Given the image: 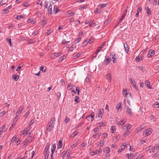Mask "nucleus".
Instances as JSON below:
<instances>
[{"label": "nucleus", "instance_id": "nucleus-1", "mask_svg": "<svg viewBox=\"0 0 159 159\" xmlns=\"http://www.w3.org/2000/svg\"><path fill=\"white\" fill-rule=\"evenodd\" d=\"M55 121V117H52L51 119L47 126L46 129L48 131H50L53 129Z\"/></svg>", "mask_w": 159, "mask_h": 159}, {"label": "nucleus", "instance_id": "nucleus-2", "mask_svg": "<svg viewBox=\"0 0 159 159\" xmlns=\"http://www.w3.org/2000/svg\"><path fill=\"white\" fill-rule=\"evenodd\" d=\"M125 108L127 114L130 117L132 116H133V113L131 109L127 106H125Z\"/></svg>", "mask_w": 159, "mask_h": 159}, {"label": "nucleus", "instance_id": "nucleus-3", "mask_svg": "<svg viewBox=\"0 0 159 159\" xmlns=\"http://www.w3.org/2000/svg\"><path fill=\"white\" fill-rule=\"evenodd\" d=\"M151 133L152 131L151 128L148 129L143 132V136H149Z\"/></svg>", "mask_w": 159, "mask_h": 159}, {"label": "nucleus", "instance_id": "nucleus-4", "mask_svg": "<svg viewBox=\"0 0 159 159\" xmlns=\"http://www.w3.org/2000/svg\"><path fill=\"white\" fill-rule=\"evenodd\" d=\"M129 80L131 81V83L132 86L134 87L135 89L138 90V89L137 86V83L135 81H134L132 80V79L131 78H129Z\"/></svg>", "mask_w": 159, "mask_h": 159}, {"label": "nucleus", "instance_id": "nucleus-5", "mask_svg": "<svg viewBox=\"0 0 159 159\" xmlns=\"http://www.w3.org/2000/svg\"><path fill=\"white\" fill-rule=\"evenodd\" d=\"M104 113V109H101L99 110V112L98 113L97 117H98L99 119H101L102 116L103 114Z\"/></svg>", "mask_w": 159, "mask_h": 159}, {"label": "nucleus", "instance_id": "nucleus-6", "mask_svg": "<svg viewBox=\"0 0 159 159\" xmlns=\"http://www.w3.org/2000/svg\"><path fill=\"white\" fill-rule=\"evenodd\" d=\"M136 61L139 62L140 60H142L143 59V56H142L141 52L140 53L139 55L138 56V57H136Z\"/></svg>", "mask_w": 159, "mask_h": 159}, {"label": "nucleus", "instance_id": "nucleus-7", "mask_svg": "<svg viewBox=\"0 0 159 159\" xmlns=\"http://www.w3.org/2000/svg\"><path fill=\"white\" fill-rule=\"evenodd\" d=\"M126 146V143H123L122 145H121V148H120L119 149L118 151V152L119 153H120V152H121L122 151H123L125 148V146Z\"/></svg>", "mask_w": 159, "mask_h": 159}, {"label": "nucleus", "instance_id": "nucleus-8", "mask_svg": "<svg viewBox=\"0 0 159 159\" xmlns=\"http://www.w3.org/2000/svg\"><path fill=\"white\" fill-rule=\"evenodd\" d=\"M60 11V10L58 9L57 6H55L53 9V12L54 14H57L58 12Z\"/></svg>", "mask_w": 159, "mask_h": 159}, {"label": "nucleus", "instance_id": "nucleus-9", "mask_svg": "<svg viewBox=\"0 0 159 159\" xmlns=\"http://www.w3.org/2000/svg\"><path fill=\"white\" fill-rule=\"evenodd\" d=\"M23 109V106H21L20 107L19 109L17 111L16 113V115L18 116V115L21 113Z\"/></svg>", "mask_w": 159, "mask_h": 159}, {"label": "nucleus", "instance_id": "nucleus-10", "mask_svg": "<svg viewBox=\"0 0 159 159\" xmlns=\"http://www.w3.org/2000/svg\"><path fill=\"white\" fill-rule=\"evenodd\" d=\"M123 94L126 97L128 95L129 96L131 97V94L127 92V91L126 90H124L122 92Z\"/></svg>", "mask_w": 159, "mask_h": 159}, {"label": "nucleus", "instance_id": "nucleus-11", "mask_svg": "<svg viewBox=\"0 0 159 159\" xmlns=\"http://www.w3.org/2000/svg\"><path fill=\"white\" fill-rule=\"evenodd\" d=\"M106 79L108 80L109 82H111V75L110 74H107L105 75Z\"/></svg>", "mask_w": 159, "mask_h": 159}, {"label": "nucleus", "instance_id": "nucleus-12", "mask_svg": "<svg viewBox=\"0 0 159 159\" xmlns=\"http://www.w3.org/2000/svg\"><path fill=\"white\" fill-rule=\"evenodd\" d=\"M75 14V13L71 11H69L67 12V15H69V17L72 16Z\"/></svg>", "mask_w": 159, "mask_h": 159}, {"label": "nucleus", "instance_id": "nucleus-13", "mask_svg": "<svg viewBox=\"0 0 159 159\" xmlns=\"http://www.w3.org/2000/svg\"><path fill=\"white\" fill-rule=\"evenodd\" d=\"M52 5L50 4L49 5L48 9V11L49 12V13L50 14H51L52 13Z\"/></svg>", "mask_w": 159, "mask_h": 159}, {"label": "nucleus", "instance_id": "nucleus-14", "mask_svg": "<svg viewBox=\"0 0 159 159\" xmlns=\"http://www.w3.org/2000/svg\"><path fill=\"white\" fill-rule=\"evenodd\" d=\"M124 48L125 49V52L126 53H128L129 51V48L128 45L127 44H124Z\"/></svg>", "mask_w": 159, "mask_h": 159}, {"label": "nucleus", "instance_id": "nucleus-15", "mask_svg": "<svg viewBox=\"0 0 159 159\" xmlns=\"http://www.w3.org/2000/svg\"><path fill=\"white\" fill-rule=\"evenodd\" d=\"M62 141L61 139L59 141V145H58V148L59 149L61 148L62 147Z\"/></svg>", "mask_w": 159, "mask_h": 159}, {"label": "nucleus", "instance_id": "nucleus-16", "mask_svg": "<svg viewBox=\"0 0 159 159\" xmlns=\"http://www.w3.org/2000/svg\"><path fill=\"white\" fill-rule=\"evenodd\" d=\"M145 84L147 85V87L149 89H152L150 87V82L148 80H146L145 82Z\"/></svg>", "mask_w": 159, "mask_h": 159}, {"label": "nucleus", "instance_id": "nucleus-17", "mask_svg": "<svg viewBox=\"0 0 159 159\" xmlns=\"http://www.w3.org/2000/svg\"><path fill=\"white\" fill-rule=\"evenodd\" d=\"M18 116L17 115H16V116L14 118L13 120V122L12 123V125H15L16 122L18 119Z\"/></svg>", "mask_w": 159, "mask_h": 159}, {"label": "nucleus", "instance_id": "nucleus-18", "mask_svg": "<svg viewBox=\"0 0 159 159\" xmlns=\"http://www.w3.org/2000/svg\"><path fill=\"white\" fill-rule=\"evenodd\" d=\"M94 114L92 113L89 116L87 117V118L88 119L90 118H91V121H93L94 119Z\"/></svg>", "mask_w": 159, "mask_h": 159}, {"label": "nucleus", "instance_id": "nucleus-19", "mask_svg": "<svg viewBox=\"0 0 159 159\" xmlns=\"http://www.w3.org/2000/svg\"><path fill=\"white\" fill-rule=\"evenodd\" d=\"M101 133H98L93 135V137L94 139L98 138L101 134Z\"/></svg>", "mask_w": 159, "mask_h": 159}, {"label": "nucleus", "instance_id": "nucleus-20", "mask_svg": "<svg viewBox=\"0 0 159 159\" xmlns=\"http://www.w3.org/2000/svg\"><path fill=\"white\" fill-rule=\"evenodd\" d=\"M66 152V155L67 157H69V156L70 155L71 152L70 150L69 149H68Z\"/></svg>", "mask_w": 159, "mask_h": 159}, {"label": "nucleus", "instance_id": "nucleus-21", "mask_svg": "<svg viewBox=\"0 0 159 159\" xmlns=\"http://www.w3.org/2000/svg\"><path fill=\"white\" fill-rule=\"evenodd\" d=\"M66 57L65 55H64L62 57H61L59 60V61L60 62H61L62 61H63L64 59H65Z\"/></svg>", "mask_w": 159, "mask_h": 159}, {"label": "nucleus", "instance_id": "nucleus-22", "mask_svg": "<svg viewBox=\"0 0 159 159\" xmlns=\"http://www.w3.org/2000/svg\"><path fill=\"white\" fill-rule=\"evenodd\" d=\"M7 2V0H2L0 2V5H3L6 4Z\"/></svg>", "mask_w": 159, "mask_h": 159}, {"label": "nucleus", "instance_id": "nucleus-23", "mask_svg": "<svg viewBox=\"0 0 159 159\" xmlns=\"http://www.w3.org/2000/svg\"><path fill=\"white\" fill-rule=\"evenodd\" d=\"M146 10H147V13L148 15V16H149L151 15V12L149 8L148 7H147L146 8Z\"/></svg>", "mask_w": 159, "mask_h": 159}, {"label": "nucleus", "instance_id": "nucleus-24", "mask_svg": "<svg viewBox=\"0 0 159 159\" xmlns=\"http://www.w3.org/2000/svg\"><path fill=\"white\" fill-rule=\"evenodd\" d=\"M102 151L101 149H99L97 150H96L95 152H93L95 153V154H97V155L100 154V152H102Z\"/></svg>", "mask_w": 159, "mask_h": 159}, {"label": "nucleus", "instance_id": "nucleus-25", "mask_svg": "<svg viewBox=\"0 0 159 159\" xmlns=\"http://www.w3.org/2000/svg\"><path fill=\"white\" fill-rule=\"evenodd\" d=\"M61 52H55L53 53L54 56L56 57H58V56H60L61 55Z\"/></svg>", "mask_w": 159, "mask_h": 159}, {"label": "nucleus", "instance_id": "nucleus-26", "mask_svg": "<svg viewBox=\"0 0 159 159\" xmlns=\"http://www.w3.org/2000/svg\"><path fill=\"white\" fill-rule=\"evenodd\" d=\"M16 140L15 142H14V143L17 146H18L19 144V143L20 140V139L18 137L17 138H16Z\"/></svg>", "mask_w": 159, "mask_h": 159}, {"label": "nucleus", "instance_id": "nucleus-27", "mask_svg": "<svg viewBox=\"0 0 159 159\" xmlns=\"http://www.w3.org/2000/svg\"><path fill=\"white\" fill-rule=\"evenodd\" d=\"M12 78L14 79L16 81H17L19 78V76L18 75H12Z\"/></svg>", "mask_w": 159, "mask_h": 159}, {"label": "nucleus", "instance_id": "nucleus-28", "mask_svg": "<svg viewBox=\"0 0 159 159\" xmlns=\"http://www.w3.org/2000/svg\"><path fill=\"white\" fill-rule=\"evenodd\" d=\"M125 15H126L125 13H123L120 19L119 20V23H121V22L123 20L124 18L125 17Z\"/></svg>", "mask_w": 159, "mask_h": 159}, {"label": "nucleus", "instance_id": "nucleus-29", "mask_svg": "<svg viewBox=\"0 0 159 159\" xmlns=\"http://www.w3.org/2000/svg\"><path fill=\"white\" fill-rule=\"evenodd\" d=\"M87 6H88L87 5H83L81 6L80 7V9H81V10H83L84 9L86 8L87 7Z\"/></svg>", "mask_w": 159, "mask_h": 159}, {"label": "nucleus", "instance_id": "nucleus-30", "mask_svg": "<svg viewBox=\"0 0 159 159\" xmlns=\"http://www.w3.org/2000/svg\"><path fill=\"white\" fill-rule=\"evenodd\" d=\"M149 53H150L151 55L153 56L155 54V51L153 50H150L149 51Z\"/></svg>", "mask_w": 159, "mask_h": 159}, {"label": "nucleus", "instance_id": "nucleus-31", "mask_svg": "<svg viewBox=\"0 0 159 159\" xmlns=\"http://www.w3.org/2000/svg\"><path fill=\"white\" fill-rule=\"evenodd\" d=\"M110 60L108 58H105L104 60V61L106 63L107 65L110 62Z\"/></svg>", "mask_w": 159, "mask_h": 159}, {"label": "nucleus", "instance_id": "nucleus-32", "mask_svg": "<svg viewBox=\"0 0 159 159\" xmlns=\"http://www.w3.org/2000/svg\"><path fill=\"white\" fill-rule=\"evenodd\" d=\"M135 149V147H134V146L132 145L130 146L129 150L131 151H134Z\"/></svg>", "mask_w": 159, "mask_h": 159}, {"label": "nucleus", "instance_id": "nucleus-33", "mask_svg": "<svg viewBox=\"0 0 159 159\" xmlns=\"http://www.w3.org/2000/svg\"><path fill=\"white\" fill-rule=\"evenodd\" d=\"M16 137L15 136H14L11 139V142L12 143H14L16 139Z\"/></svg>", "mask_w": 159, "mask_h": 159}, {"label": "nucleus", "instance_id": "nucleus-34", "mask_svg": "<svg viewBox=\"0 0 159 159\" xmlns=\"http://www.w3.org/2000/svg\"><path fill=\"white\" fill-rule=\"evenodd\" d=\"M89 25L90 26H94L95 25V23L93 22V21L92 20H91L89 22Z\"/></svg>", "mask_w": 159, "mask_h": 159}, {"label": "nucleus", "instance_id": "nucleus-35", "mask_svg": "<svg viewBox=\"0 0 159 159\" xmlns=\"http://www.w3.org/2000/svg\"><path fill=\"white\" fill-rule=\"evenodd\" d=\"M121 103H120L117 105L116 107L118 110L119 109H121L122 107H121Z\"/></svg>", "mask_w": 159, "mask_h": 159}, {"label": "nucleus", "instance_id": "nucleus-36", "mask_svg": "<svg viewBox=\"0 0 159 159\" xmlns=\"http://www.w3.org/2000/svg\"><path fill=\"white\" fill-rule=\"evenodd\" d=\"M81 38H78L77 39H76L74 41V43H77L79 42L81 40Z\"/></svg>", "mask_w": 159, "mask_h": 159}, {"label": "nucleus", "instance_id": "nucleus-37", "mask_svg": "<svg viewBox=\"0 0 159 159\" xmlns=\"http://www.w3.org/2000/svg\"><path fill=\"white\" fill-rule=\"evenodd\" d=\"M89 39H87L83 43V44L85 46L88 43H89Z\"/></svg>", "mask_w": 159, "mask_h": 159}, {"label": "nucleus", "instance_id": "nucleus-38", "mask_svg": "<svg viewBox=\"0 0 159 159\" xmlns=\"http://www.w3.org/2000/svg\"><path fill=\"white\" fill-rule=\"evenodd\" d=\"M24 17V16H22V15H20V16H19V15H17L16 16V19L17 20H20V19L22 18H23Z\"/></svg>", "mask_w": 159, "mask_h": 159}, {"label": "nucleus", "instance_id": "nucleus-39", "mask_svg": "<svg viewBox=\"0 0 159 159\" xmlns=\"http://www.w3.org/2000/svg\"><path fill=\"white\" fill-rule=\"evenodd\" d=\"M100 52V50L99 49H97L96 52L93 55V57H95L97 55L98 53Z\"/></svg>", "mask_w": 159, "mask_h": 159}, {"label": "nucleus", "instance_id": "nucleus-40", "mask_svg": "<svg viewBox=\"0 0 159 159\" xmlns=\"http://www.w3.org/2000/svg\"><path fill=\"white\" fill-rule=\"evenodd\" d=\"M125 122V120H124V119H123L122 120H121V121L120 122H119V125H122L124 124Z\"/></svg>", "mask_w": 159, "mask_h": 159}, {"label": "nucleus", "instance_id": "nucleus-41", "mask_svg": "<svg viewBox=\"0 0 159 159\" xmlns=\"http://www.w3.org/2000/svg\"><path fill=\"white\" fill-rule=\"evenodd\" d=\"M126 155H128L127 157H128L129 159H130L134 158L133 155L131 154H127Z\"/></svg>", "mask_w": 159, "mask_h": 159}, {"label": "nucleus", "instance_id": "nucleus-42", "mask_svg": "<svg viewBox=\"0 0 159 159\" xmlns=\"http://www.w3.org/2000/svg\"><path fill=\"white\" fill-rule=\"evenodd\" d=\"M75 102H77V103H79V97L78 96H75Z\"/></svg>", "mask_w": 159, "mask_h": 159}, {"label": "nucleus", "instance_id": "nucleus-43", "mask_svg": "<svg viewBox=\"0 0 159 159\" xmlns=\"http://www.w3.org/2000/svg\"><path fill=\"white\" fill-rule=\"evenodd\" d=\"M130 133V132L129 130V129H127L125 132V135H128Z\"/></svg>", "mask_w": 159, "mask_h": 159}, {"label": "nucleus", "instance_id": "nucleus-44", "mask_svg": "<svg viewBox=\"0 0 159 159\" xmlns=\"http://www.w3.org/2000/svg\"><path fill=\"white\" fill-rule=\"evenodd\" d=\"M53 31V30L52 29H50L48 30L46 33L47 35H50Z\"/></svg>", "mask_w": 159, "mask_h": 159}, {"label": "nucleus", "instance_id": "nucleus-45", "mask_svg": "<svg viewBox=\"0 0 159 159\" xmlns=\"http://www.w3.org/2000/svg\"><path fill=\"white\" fill-rule=\"evenodd\" d=\"M40 68L41 70L42 71L45 72L46 71V68H44L43 66H40Z\"/></svg>", "mask_w": 159, "mask_h": 159}, {"label": "nucleus", "instance_id": "nucleus-46", "mask_svg": "<svg viewBox=\"0 0 159 159\" xmlns=\"http://www.w3.org/2000/svg\"><path fill=\"white\" fill-rule=\"evenodd\" d=\"M107 5V3H104L101 5H100L99 6L102 8L105 7Z\"/></svg>", "mask_w": 159, "mask_h": 159}, {"label": "nucleus", "instance_id": "nucleus-47", "mask_svg": "<svg viewBox=\"0 0 159 159\" xmlns=\"http://www.w3.org/2000/svg\"><path fill=\"white\" fill-rule=\"evenodd\" d=\"M153 147L152 146H151L149 147L146 148V151H149L151 150Z\"/></svg>", "mask_w": 159, "mask_h": 159}, {"label": "nucleus", "instance_id": "nucleus-48", "mask_svg": "<svg viewBox=\"0 0 159 159\" xmlns=\"http://www.w3.org/2000/svg\"><path fill=\"white\" fill-rule=\"evenodd\" d=\"M125 126L126 127V128L129 129L131 127L132 125L130 124H128L126 125Z\"/></svg>", "mask_w": 159, "mask_h": 159}, {"label": "nucleus", "instance_id": "nucleus-49", "mask_svg": "<svg viewBox=\"0 0 159 159\" xmlns=\"http://www.w3.org/2000/svg\"><path fill=\"white\" fill-rule=\"evenodd\" d=\"M29 137L28 139H29L30 141H29L30 143L34 139V137H32L30 136H29Z\"/></svg>", "mask_w": 159, "mask_h": 159}, {"label": "nucleus", "instance_id": "nucleus-50", "mask_svg": "<svg viewBox=\"0 0 159 159\" xmlns=\"http://www.w3.org/2000/svg\"><path fill=\"white\" fill-rule=\"evenodd\" d=\"M34 119H32L31 121H30V123L29 124V125L30 126H31L34 123Z\"/></svg>", "mask_w": 159, "mask_h": 159}, {"label": "nucleus", "instance_id": "nucleus-51", "mask_svg": "<svg viewBox=\"0 0 159 159\" xmlns=\"http://www.w3.org/2000/svg\"><path fill=\"white\" fill-rule=\"evenodd\" d=\"M27 131L25 130H23L21 133V134L22 135H24L25 134H27Z\"/></svg>", "mask_w": 159, "mask_h": 159}, {"label": "nucleus", "instance_id": "nucleus-52", "mask_svg": "<svg viewBox=\"0 0 159 159\" xmlns=\"http://www.w3.org/2000/svg\"><path fill=\"white\" fill-rule=\"evenodd\" d=\"M68 89H70L72 88V86L71 85V84L70 83H69L68 85Z\"/></svg>", "mask_w": 159, "mask_h": 159}, {"label": "nucleus", "instance_id": "nucleus-53", "mask_svg": "<svg viewBox=\"0 0 159 159\" xmlns=\"http://www.w3.org/2000/svg\"><path fill=\"white\" fill-rule=\"evenodd\" d=\"M104 143H103L102 140H101L99 143L98 145L100 146H102L104 145Z\"/></svg>", "mask_w": 159, "mask_h": 159}, {"label": "nucleus", "instance_id": "nucleus-54", "mask_svg": "<svg viewBox=\"0 0 159 159\" xmlns=\"http://www.w3.org/2000/svg\"><path fill=\"white\" fill-rule=\"evenodd\" d=\"M98 127H98L97 128H96L94 129L93 130L94 132L96 133L99 131L100 129H99Z\"/></svg>", "mask_w": 159, "mask_h": 159}, {"label": "nucleus", "instance_id": "nucleus-55", "mask_svg": "<svg viewBox=\"0 0 159 159\" xmlns=\"http://www.w3.org/2000/svg\"><path fill=\"white\" fill-rule=\"evenodd\" d=\"M30 113V112H29V111H28L25 113V114L24 116V117L25 118H26L28 116V115H29Z\"/></svg>", "mask_w": 159, "mask_h": 159}, {"label": "nucleus", "instance_id": "nucleus-56", "mask_svg": "<svg viewBox=\"0 0 159 159\" xmlns=\"http://www.w3.org/2000/svg\"><path fill=\"white\" fill-rule=\"evenodd\" d=\"M80 20H76L75 21V26L77 25H78L80 24Z\"/></svg>", "mask_w": 159, "mask_h": 159}, {"label": "nucleus", "instance_id": "nucleus-57", "mask_svg": "<svg viewBox=\"0 0 159 159\" xmlns=\"http://www.w3.org/2000/svg\"><path fill=\"white\" fill-rule=\"evenodd\" d=\"M74 17H72L70 18L69 19V21L70 22H72L74 21Z\"/></svg>", "mask_w": 159, "mask_h": 159}, {"label": "nucleus", "instance_id": "nucleus-58", "mask_svg": "<svg viewBox=\"0 0 159 159\" xmlns=\"http://www.w3.org/2000/svg\"><path fill=\"white\" fill-rule=\"evenodd\" d=\"M77 142H76L73 145L71 146V148H74L75 146H76L77 145Z\"/></svg>", "mask_w": 159, "mask_h": 159}, {"label": "nucleus", "instance_id": "nucleus-59", "mask_svg": "<svg viewBox=\"0 0 159 159\" xmlns=\"http://www.w3.org/2000/svg\"><path fill=\"white\" fill-rule=\"evenodd\" d=\"M106 44V42H104L103 44H102L101 46L99 47V48L98 49H99L100 50V51H101V49H102L103 48V46Z\"/></svg>", "mask_w": 159, "mask_h": 159}, {"label": "nucleus", "instance_id": "nucleus-60", "mask_svg": "<svg viewBox=\"0 0 159 159\" xmlns=\"http://www.w3.org/2000/svg\"><path fill=\"white\" fill-rule=\"evenodd\" d=\"M5 126L4 125H3L1 128V130H0V133H3L4 131L3 129L5 128Z\"/></svg>", "mask_w": 159, "mask_h": 159}, {"label": "nucleus", "instance_id": "nucleus-61", "mask_svg": "<svg viewBox=\"0 0 159 159\" xmlns=\"http://www.w3.org/2000/svg\"><path fill=\"white\" fill-rule=\"evenodd\" d=\"M70 120V119L68 117H66V119L65 120V123H66L67 122H68Z\"/></svg>", "mask_w": 159, "mask_h": 159}, {"label": "nucleus", "instance_id": "nucleus-62", "mask_svg": "<svg viewBox=\"0 0 159 159\" xmlns=\"http://www.w3.org/2000/svg\"><path fill=\"white\" fill-rule=\"evenodd\" d=\"M155 107H159V103L158 102H156L154 104Z\"/></svg>", "mask_w": 159, "mask_h": 159}, {"label": "nucleus", "instance_id": "nucleus-63", "mask_svg": "<svg viewBox=\"0 0 159 159\" xmlns=\"http://www.w3.org/2000/svg\"><path fill=\"white\" fill-rule=\"evenodd\" d=\"M138 67L140 70H141L143 71V72H144V69L143 68V66H139Z\"/></svg>", "mask_w": 159, "mask_h": 159}, {"label": "nucleus", "instance_id": "nucleus-64", "mask_svg": "<svg viewBox=\"0 0 159 159\" xmlns=\"http://www.w3.org/2000/svg\"><path fill=\"white\" fill-rule=\"evenodd\" d=\"M56 148V145L55 143H54L53 145H52V146L51 149L54 150H55Z\"/></svg>", "mask_w": 159, "mask_h": 159}]
</instances>
